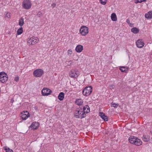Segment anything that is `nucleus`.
<instances>
[{
  "label": "nucleus",
  "instance_id": "nucleus-1",
  "mask_svg": "<svg viewBox=\"0 0 152 152\" xmlns=\"http://www.w3.org/2000/svg\"><path fill=\"white\" fill-rule=\"evenodd\" d=\"M90 112V108L88 105H86L77 108L75 112V116L76 118H82L86 116V113Z\"/></svg>",
  "mask_w": 152,
  "mask_h": 152
},
{
  "label": "nucleus",
  "instance_id": "nucleus-2",
  "mask_svg": "<svg viewBox=\"0 0 152 152\" xmlns=\"http://www.w3.org/2000/svg\"><path fill=\"white\" fill-rule=\"evenodd\" d=\"M129 142L132 144H133L137 146L141 145L142 142L140 139L134 136H131L129 138Z\"/></svg>",
  "mask_w": 152,
  "mask_h": 152
},
{
  "label": "nucleus",
  "instance_id": "nucleus-3",
  "mask_svg": "<svg viewBox=\"0 0 152 152\" xmlns=\"http://www.w3.org/2000/svg\"><path fill=\"white\" fill-rule=\"evenodd\" d=\"M8 80V76L4 72H0V81L2 83L6 82Z\"/></svg>",
  "mask_w": 152,
  "mask_h": 152
},
{
  "label": "nucleus",
  "instance_id": "nucleus-4",
  "mask_svg": "<svg viewBox=\"0 0 152 152\" xmlns=\"http://www.w3.org/2000/svg\"><path fill=\"white\" fill-rule=\"evenodd\" d=\"M31 6V3L29 0H25L22 2V7L25 9H30Z\"/></svg>",
  "mask_w": 152,
  "mask_h": 152
},
{
  "label": "nucleus",
  "instance_id": "nucleus-5",
  "mask_svg": "<svg viewBox=\"0 0 152 152\" xmlns=\"http://www.w3.org/2000/svg\"><path fill=\"white\" fill-rule=\"evenodd\" d=\"M92 92V88L91 86L86 87L83 90L82 93L84 96H89Z\"/></svg>",
  "mask_w": 152,
  "mask_h": 152
},
{
  "label": "nucleus",
  "instance_id": "nucleus-6",
  "mask_svg": "<svg viewBox=\"0 0 152 152\" xmlns=\"http://www.w3.org/2000/svg\"><path fill=\"white\" fill-rule=\"evenodd\" d=\"M44 74V71L41 69H37L33 72V75L36 77H40Z\"/></svg>",
  "mask_w": 152,
  "mask_h": 152
},
{
  "label": "nucleus",
  "instance_id": "nucleus-7",
  "mask_svg": "<svg viewBox=\"0 0 152 152\" xmlns=\"http://www.w3.org/2000/svg\"><path fill=\"white\" fill-rule=\"evenodd\" d=\"M39 41V39L38 37H33L28 40L27 42L29 45H33L38 42Z\"/></svg>",
  "mask_w": 152,
  "mask_h": 152
},
{
  "label": "nucleus",
  "instance_id": "nucleus-8",
  "mask_svg": "<svg viewBox=\"0 0 152 152\" xmlns=\"http://www.w3.org/2000/svg\"><path fill=\"white\" fill-rule=\"evenodd\" d=\"M88 28L86 26H83L80 29V33L82 35L85 36L88 33Z\"/></svg>",
  "mask_w": 152,
  "mask_h": 152
},
{
  "label": "nucleus",
  "instance_id": "nucleus-9",
  "mask_svg": "<svg viewBox=\"0 0 152 152\" xmlns=\"http://www.w3.org/2000/svg\"><path fill=\"white\" fill-rule=\"evenodd\" d=\"M79 75L78 72L74 70H71L69 72V76L72 78H77Z\"/></svg>",
  "mask_w": 152,
  "mask_h": 152
},
{
  "label": "nucleus",
  "instance_id": "nucleus-10",
  "mask_svg": "<svg viewBox=\"0 0 152 152\" xmlns=\"http://www.w3.org/2000/svg\"><path fill=\"white\" fill-rule=\"evenodd\" d=\"M51 91L47 88H43L42 91V95L43 96H47L51 94Z\"/></svg>",
  "mask_w": 152,
  "mask_h": 152
},
{
  "label": "nucleus",
  "instance_id": "nucleus-11",
  "mask_svg": "<svg viewBox=\"0 0 152 152\" xmlns=\"http://www.w3.org/2000/svg\"><path fill=\"white\" fill-rule=\"evenodd\" d=\"M136 45L137 47L141 48L144 46V43L141 40L138 39L136 42Z\"/></svg>",
  "mask_w": 152,
  "mask_h": 152
},
{
  "label": "nucleus",
  "instance_id": "nucleus-12",
  "mask_svg": "<svg viewBox=\"0 0 152 152\" xmlns=\"http://www.w3.org/2000/svg\"><path fill=\"white\" fill-rule=\"evenodd\" d=\"M39 123L37 122H33L32 123L30 127L34 129H36L38 127Z\"/></svg>",
  "mask_w": 152,
  "mask_h": 152
},
{
  "label": "nucleus",
  "instance_id": "nucleus-13",
  "mask_svg": "<svg viewBox=\"0 0 152 152\" xmlns=\"http://www.w3.org/2000/svg\"><path fill=\"white\" fill-rule=\"evenodd\" d=\"M83 49V46L81 45H77L75 48V50L77 53H80Z\"/></svg>",
  "mask_w": 152,
  "mask_h": 152
},
{
  "label": "nucleus",
  "instance_id": "nucleus-14",
  "mask_svg": "<svg viewBox=\"0 0 152 152\" xmlns=\"http://www.w3.org/2000/svg\"><path fill=\"white\" fill-rule=\"evenodd\" d=\"M99 116L104 121H108L107 116L106 115L103 113L100 112Z\"/></svg>",
  "mask_w": 152,
  "mask_h": 152
},
{
  "label": "nucleus",
  "instance_id": "nucleus-15",
  "mask_svg": "<svg viewBox=\"0 0 152 152\" xmlns=\"http://www.w3.org/2000/svg\"><path fill=\"white\" fill-rule=\"evenodd\" d=\"M150 136L147 134H144L142 137V139L144 142H147L150 140Z\"/></svg>",
  "mask_w": 152,
  "mask_h": 152
},
{
  "label": "nucleus",
  "instance_id": "nucleus-16",
  "mask_svg": "<svg viewBox=\"0 0 152 152\" xmlns=\"http://www.w3.org/2000/svg\"><path fill=\"white\" fill-rule=\"evenodd\" d=\"M145 17L146 18L148 19H151L152 18V11H149L145 15Z\"/></svg>",
  "mask_w": 152,
  "mask_h": 152
},
{
  "label": "nucleus",
  "instance_id": "nucleus-17",
  "mask_svg": "<svg viewBox=\"0 0 152 152\" xmlns=\"http://www.w3.org/2000/svg\"><path fill=\"white\" fill-rule=\"evenodd\" d=\"M64 94L63 92L60 93L58 96V99L60 101L63 100L64 98Z\"/></svg>",
  "mask_w": 152,
  "mask_h": 152
},
{
  "label": "nucleus",
  "instance_id": "nucleus-18",
  "mask_svg": "<svg viewBox=\"0 0 152 152\" xmlns=\"http://www.w3.org/2000/svg\"><path fill=\"white\" fill-rule=\"evenodd\" d=\"M30 116V115H27L25 113H23L22 112L21 113V118L23 120H26L27 118Z\"/></svg>",
  "mask_w": 152,
  "mask_h": 152
},
{
  "label": "nucleus",
  "instance_id": "nucleus-19",
  "mask_svg": "<svg viewBox=\"0 0 152 152\" xmlns=\"http://www.w3.org/2000/svg\"><path fill=\"white\" fill-rule=\"evenodd\" d=\"M75 102L77 105L80 106L82 105L83 101L81 99H78L76 100Z\"/></svg>",
  "mask_w": 152,
  "mask_h": 152
},
{
  "label": "nucleus",
  "instance_id": "nucleus-20",
  "mask_svg": "<svg viewBox=\"0 0 152 152\" xmlns=\"http://www.w3.org/2000/svg\"><path fill=\"white\" fill-rule=\"evenodd\" d=\"M131 31L134 34H137L139 32V29L136 27L132 28L131 29Z\"/></svg>",
  "mask_w": 152,
  "mask_h": 152
},
{
  "label": "nucleus",
  "instance_id": "nucleus-21",
  "mask_svg": "<svg viewBox=\"0 0 152 152\" xmlns=\"http://www.w3.org/2000/svg\"><path fill=\"white\" fill-rule=\"evenodd\" d=\"M111 17V20L113 21H115L117 20V17L115 13H112Z\"/></svg>",
  "mask_w": 152,
  "mask_h": 152
},
{
  "label": "nucleus",
  "instance_id": "nucleus-22",
  "mask_svg": "<svg viewBox=\"0 0 152 152\" xmlns=\"http://www.w3.org/2000/svg\"><path fill=\"white\" fill-rule=\"evenodd\" d=\"M24 19L22 18H21L19 20V25L20 26H22L24 24Z\"/></svg>",
  "mask_w": 152,
  "mask_h": 152
},
{
  "label": "nucleus",
  "instance_id": "nucleus-23",
  "mask_svg": "<svg viewBox=\"0 0 152 152\" xmlns=\"http://www.w3.org/2000/svg\"><path fill=\"white\" fill-rule=\"evenodd\" d=\"M23 32V28L22 27H20L17 30V34L18 35H20Z\"/></svg>",
  "mask_w": 152,
  "mask_h": 152
},
{
  "label": "nucleus",
  "instance_id": "nucleus-24",
  "mask_svg": "<svg viewBox=\"0 0 152 152\" xmlns=\"http://www.w3.org/2000/svg\"><path fill=\"white\" fill-rule=\"evenodd\" d=\"M4 150L6 152H13L12 150L7 146L4 147Z\"/></svg>",
  "mask_w": 152,
  "mask_h": 152
},
{
  "label": "nucleus",
  "instance_id": "nucleus-25",
  "mask_svg": "<svg viewBox=\"0 0 152 152\" xmlns=\"http://www.w3.org/2000/svg\"><path fill=\"white\" fill-rule=\"evenodd\" d=\"M11 14L8 12H7L6 14L5 15V18L6 19H8L10 17Z\"/></svg>",
  "mask_w": 152,
  "mask_h": 152
},
{
  "label": "nucleus",
  "instance_id": "nucleus-26",
  "mask_svg": "<svg viewBox=\"0 0 152 152\" xmlns=\"http://www.w3.org/2000/svg\"><path fill=\"white\" fill-rule=\"evenodd\" d=\"M120 70L123 72H126L127 70L125 69V67L124 66H121L120 68Z\"/></svg>",
  "mask_w": 152,
  "mask_h": 152
},
{
  "label": "nucleus",
  "instance_id": "nucleus-27",
  "mask_svg": "<svg viewBox=\"0 0 152 152\" xmlns=\"http://www.w3.org/2000/svg\"><path fill=\"white\" fill-rule=\"evenodd\" d=\"M99 1L102 4L105 5L106 4L107 0H99Z\"/></svg>",
  "mask_w": 152,
  "mask_h": 152
},
{
  "label": "nucleus",
  "instance_id": "nucleus-28",
  "mask_svg": "<svg viewBox=\"0 0 152 152\" xmlns=\"http://www.w3.org/2000/svg\"><path fill=\"white\" fill-rule=\"evenodd\" d=\"M43 14L40 11H39L37 13V15L38 17H39L41 16H43Z\"/></svg>",
  "mask_w": 152,
  "mask_h": 152
},
{
  "label": "nucleus",
  "instance_id": "nucleus-29",
  "mask_svg": "<svg viewBox=\"0 0 152 152\" xmlns=\"http://www.w3.org/2000/svg\"><path fill=\"white\" fill-rule=\"evenodd\" d=\"M146 1V0H137L136 1H135V3L136 4H137L138 3H141L142 2H145Z\"/></svg>",
  "mask_w": 152,
  "mask_h": 152
},
{
  "label": "nucleus",
  "instance_id": "nucleus-30",
  "mask_svg": "<svg viewBox=\"0 0 152 152\" xmlns=\"http://www.w3.org/2000/svg\"><path fill=\"white\" fill-rule=\"evenodd\" d=\"M111 106L115 108H116L118 106V104H116L113 102H112L111 104Z\"/></svg>",
  "mask_w": 152,
  "mask_h": 152
},
{
  "label": "nucleus",
  "instance_id": "nucleus-31",
  "mask_svg": "<svg viewBox=\"0 0 152 152\" xmlns=\"http://www.w3.org/2000/svg\"><path fill=\"white\" fill-rule=\"evenodd\" d=\"M19 77L18 76H17L15 77V80L17 82L19 80Z\"/></svg>",
  "mask_w": 152,
  "mask_h": 152
},
{
  "label": "nucleus",
  "instance_id": "nucleus-32",
  "mask_svg": "<svg viewBox=\"0 0 152 152\" xmlns=\"http://www.w3.org/2000/svg\"><path fill=\"white\" fill-rule=\"evenodd\" d=\"M110 88L112 89L114 88V86L113 85H111L110 86Z\"/></svg>",
  "mask_w": 152,
  "mask_h": 152
},
{
  "label": "nucleus",
  "instance_id": "nucleus-33",
  "mask_svg": "<svg viewBox=\"0 0 152 152\" xmlns=\"http://www.w3.org/2000/svg\"><path fill=\"white\" fill-rule=\"evenodd\" d=\"M23 113H25V114H26V115H29V113L27 111H24L23 112Z\"/></svg>",
  "mask_w": 152,
  "mask_h": 152
},
{
  "label": "nucleus",
  "instance_id": "nucleus-34",
  "mask_svg": "<svg viewBox=\"0 0 152 152\" xmlns=\"http://www.w3.org/2000/svg\"><path fill=\"white\" fill-rule=\"evenodd\" d=\"M72 51L71 49H69L68 51V54H72Z\"/></svg>",
  "mask_w": 152,
  "mask_h": 152
},
{
  "label": "nucleus",
  "instance_id": "nucleus-35",
  "mask_svg": "<svg viewBox=\"0 0 152 152\" xmlns=\"http://www.w3.org/2000/svg\"><path fill=\"white\" fill-rule=\"evenodd\" d=\"M56 6V4L55 3H53L52 5L51 6L53 7V8L55 7Z\"/></svg>",
  "mask_w": 152,
  "mask_h": 152
},
{
  "label": "nucleus",
  "instance_id": "nucleus-36",
  "mask_svg": "<svg viewBox=\"0 0 152 152\" xmlns=\"http://www.w3.org/2000/svg\"><path fill=\"white\" fill-rule=\"evenodd\" d=\"M126 22L128 23H130V20L129 19H127L126 20Z\"/></svg>",
  "mask_w": 152,
  "mask_h": 152
},
{
  "label": "nucleus",
  "instance_id": "nucleus-37",
  "mask_svg": "<svg viewBox=\"0 0 152 152\" xmlns=\"http://www.w3.org/2000/svg\"><path fill=\"white\" fill-rule=\"evenodd\" d=\"M69 63H70V65L72 63V61H69Z\"/></svg>",
  "mask_w": 152,
  "mask_h": 152
},
{
  "label": "nucleus",
  "instance_id": "nucleus-38",
  "mask_svg": "<svg viewBox=\"0 0 152 152\" xmlns=\"http://www.w3.org/2000/svg\"><path fill=\"white\" fill-rule=\"evenodd\" d=\"M150 132H151V134H152V130Z\"/></svg>",
  "mask_w": 152,
  "mask_h": 152
}]
</instances>
